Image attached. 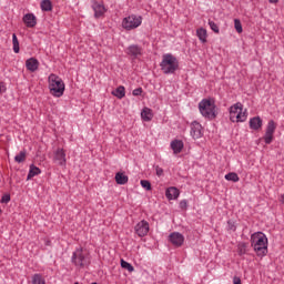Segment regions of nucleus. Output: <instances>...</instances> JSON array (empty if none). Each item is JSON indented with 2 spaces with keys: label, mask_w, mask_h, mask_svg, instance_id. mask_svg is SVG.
I'll return each instance as SVG.
<instances>
[{
  "label": "nucleus",
  "mask_w": 284,
  "mask_h": 284,
  "mask_svg": "<svg viewBox=\"0 0 284 284\" xmlns=\"http://www.w3.org/2000/svg\"><path fill=\"white\" fill-rule=\"evenodd\" d=\"M26 68L29 72H37L39 70V60L31 58L26 61Z\"/></svg>",
  "instance_id": "2eb2a0df"
},
{
  "label": "nucleus",
  "mask_w": 284,
  "mask_h": 284,
  "mask_svg": "<svg viewBox=\"0 0 284 284\" xmlns=\"http://www.w3.org/2000/svg\"><path fill=\"white\" fill-rule=\"evenodd\" d=\"M251 245L257 256L267 254V236L263 232H257L251 235Z\"/></svg>",
  "instance_id": "f257e3e1"
},
{
  "label": "nucleus",
  "mask_w": 284,
  "mask_h": 284,
  "mask_svg": "<svg viewBox=\"0 0 284 284\" xmlns=\"http://www.w3.org/2000/svg\"><path fill=\"white\" fill-rule=\"evenodd\" d=\"M23 23L27 26V28H34L37 26V17L32 13H27L23 19Z\"/></svg>",
  "instance_id": "4468645a"
},
{
  "label": "nucleus",
  "mask_w": 284,
  "mask_h": 284,
  "mask_svg": "<svg viewBox=\"0 0 284 284\" xmlns=\"http://www.w3.org/2000/svg\"><path fill=\"white\" fill-rule=\"evenodd\" d=\"M16 163H23L26 161V151H21L18 155L14 156Z\"/></svg>",
  "instance_id": "c756f323"
},
{
  "label": "nucleus",
  "mask_w": 284,
  "mask_h": 284,
  "mask_svg": "<svg viewBox=\"0 0 284 284\" xmlns=\"http://www.w3.org/2000/svg\"><path fill=\"white\" fill-rule=\"evenodd\" d=\"M41 174V169L36 166L34 164L30 165V170L27 176V181H30V179H34V176H39Z\"/></svg>",
  "instance_id": "aec40b11"
},
{
  "label": "nucleus",
  "mask_w": 284,
  "mask_h": 284,
  "mask_svg": "<svg viewBox=\"0 0 284 284\" xmlns=\"http://www.w3.org/2000/svg\"><path fill=\"white\" fill-rule=\"evenodd\" d=\"M115 182L118 183V185H125V183H128V175L122 172H118L115 174Z\"/></svg>",
  "instance_id": "4be33fe9"
},
{
  "label": "nucleus",
  "mask_w": 284,
  "mask_h": 284,
  "mask_svg": "<svg viewBox=\"0 0 284 284\" xmlns=\"http://www.w3.org/2000/svg\"><path fill=\"white\" fill-rule=\"evenodd\" d=\"M230 119L232 123H243L247 121V110L243 111V104L237 102L230 108Z\"/></svg>",
  "instance_id": "39448f33"
},
{
  "label": "nucleus",
  "mask_w": 284,
  "mask_h": 284,
  "mask_svg": "<svg viewBox=\"0 0 284 284\" xmlns=\"http://www.w3.org/2000/svg\"><path fill=\"white\" fill-rule=\"evenodd\" d=\"M209 26H210L211 30H213V32H215V34H219V32H220L219 26L216 23H214V21L209 20Z\"/></svg>",
  "instance_id": "72a5a7b5"
},
{
  "label": "nucleus",
  "mask_w": 284,
  "mask_h": 284,
  "mask_svg": "<svg viewBox=\"0 0 284 284\" xmlns=\"http://www.w3.org/2000/svg\"><path fill=\"white\" fill-rule=\"evenodd\" d=\"M32 284H45V280L41 274H34L32 277Z\"/></svg>",
  "instance_id": "c85d7f7f"
},
{
  "label": "nucleus",
  "mask_w": 284,
  "mask_h": 284,
  "mask_svg": "<svg viewBox=\"0 0 284 284\" xmlns=\"http://www.w3.org/2000/svg\"><path fill=\"white\" fill-rule=\"evenodd\" d=\"M274 132H276V123H274V120H271L267 123L266 132L264 135V141L267 145L274 141Z\"/></svg>",
  "instance_id": "6e6552de"
},
{
  "label": "nucleus",
  "mask_w": 284,
  "mask_h": 284,
  "mask_svg": "<svg viewBox=\"0 0 284 284\" xmlns=\"http://www.w3.org/2000/svg\"><path fill=\"white\" fill-rule=\"evenodd\" d=\"M49 90L52 97L57 99L63 97V92H65V83L59 75L51 73L48 78Z\"/></svg>",
  "instance_id": "f03ea898"
},
{
  "label": "nucleus",
  "mask_w": 284,
  "mask_h": 284,
  "mask_svg": "<svg viewBox=\"0 0 284 284\" xmlns=\"http://www.w3.org/2000/svg\"><path fill=\"white\" fill-rule=\"evenodd\" d=\"M169 241L174 247H181L185 243V236L179 232H173L169 235Z\"/></svg>",
  "instance_id": "9d476101"
},
{
  "label": "nucleus",
  "mask_w": 284,
  "mask_h": 284,
  "mask_svg": "<svg viewBox=\"0 0 284 284\" xmlns=\"http://www.w3.org/2000/svg\"><path fill=\"white\" fill-rule=\"evenodd\" d=\"M161 70L164 74H174L175 70H179V60L176 57L166 53L162 57Z\"/></svg>",
  "instance_id": "20e7f679"
},
{
  "label": "nucleus",
  "mask_w": 284,
  "mask_h": 284,
  "mask_svg": "<svg viewBox=\"0 0 284 284\" xmlns=\"http://www.w3.org/2000/svg\"><path fill=\"white\" fill-rule=\"evenodd\" d=\"M121 267H123L124 270H128V272H132L134 270V266L125 262V260H121Z\"/></svg>",
  "instance_id": "473e14b6"
},
{
  "label": "nucleus",
  "mask_w": 284,
  "mask_h": 284,
  "mask_svg": "<svg viewBox=\"0 0 284 284\" xmlns=\"http://www.w3.org/2000/svg\"><path fill=\"white\" fill-rule=\"evenodd\" d=\"M156 175L158 176H162L163 175V169H161V168H156Z\"/></svg>",
  "instance_id": "58836bf2"
},
{
  "label": "nucleus",
  "mask_w": 284,
  "mask_h": 284,
  "mask_svg": "<svg viewBox=\"0 0 284 284\" xmlns=\"http://www.w3.org/2000/svg\"><path fill=\"white\" fill-rule=\"evenodd\" d=\"M234 28L239 34L243 32V24L241 23V20L239 19L234 20Z\"/></svg>",
  "instance_id": "7c9ffc66"
},
{
  "label": "nucleus",
  "mask_w": 284,
  "mask_h": 284,
  "mask_svg": "<svg viewBox=\"0 0 284 284\" xmlns=\"http://www.w3.org/2000/svg\"><path fill=\"white\" fill-rule=\"evenodd\" d=\"M3 213V211L0 209V214H2Z\"/></svg>",
  "instance_id": "a19ab883"
},
{
  "label": "nucleus",
  "mask_w": 284,
  "mask_h": 284,
  "mask_svg": "<svg viewBox=\"0 0 284 284\" xmlns=\"http://www.w3.org/2000/svg\"><path fill=\"white\" fill-rule=\"evenodd\" d=\"M53 161L58 165H61L62 168H65V163H68V160L65 159V151L63 149H58L54 152Z\"/></svg>",
  "instance_id": "9b49d317"
},
{
  "label": "nucleus",
  "mask_w": 284,
  "mask_h": 284,
  "mask_svg": "<svg viewBox=\"0 0 284 284\" xmlns=\"http://www.w3.org/2000/svg\"><path fill=\"white\" fill-rule=\"evenodd\" d=\"M183 141L181 140H173L171 142V150H173V154H181V152H183Z\"/></svg>",
  "instance_id": "dca6fc26"
},
{
  "label": "nucleus",
  "mask_w": 284,
  "mask_h": 284,
  "mask_svg": "<svg viewBox=\"0 0 284 284\" xmlns=\"http://www.w3.org/2000/svg\"><path fill=\"white\" fill-rule=\"evenodd\" d=\"M191 136L193 139H201L203 136V126L199 122H193L191 124Z\"/></svg>",
  "instance_id": "f8f14e48"
},
{
  "label": "nucleus",
  "mask_w": 284,
  "mask_h": 284,
  "mask_svg": "<svg viewBox=\"0 0 284 284\" xmlns=\"http://www.w3.org/2000/svg\"><path fill=\"white\" fill-rule=\"evenodd\" d=\"M181 210H187V200H182L180 202Z\"/></svg>",
  "instance_id": "c9c22d12"
},
{
  "label": "nucleus",
  "mask_w": 284,
  "mask_h": 284,
  "mask_svg": "<svg viewBox=\"0 0 284 284\" xmlns=\"http://www.w3.org/2000/svg\"><path fill=\"white\" fill-rule=\"evenodd\" d=\"M72 263L77 265V267H85L90 263V258L88 257V252L83 248H78L73 252Z\"/></svg>",
  "instance_id": "0eeeda50"
},
{
  "label": "nucleus",
  "mask_w": 284,
  "mask_h": 284,
  "mask_svg": "<svg viewBox=\"0 0 284 284\" xmlns=\"http://www.w3.org/2000/svg\"><path fill=\"white\" fill-rule=\"evenodd\" d=\"M143 23V18L141 16L131 14L122 20V28L124 30H136Z\"/></svg>",
  "instance_id": "423d86ee"
},
{
  "label": "nucleus",
  "mask_w": 284,
  "mask_h": 284,
  "mask_svg": "<svg viewBox=\"0 0 284 284\" xmlns=\"http://www.w3.org/2000/svg\"><path fill=\"white\" fill-rule=\"evenodd\" d=\"M180 192L179 189L171 186L166 190L165 196L169 199V201H176L179 199Z\"/></svg>",
  "instance_id": "f3484780"
},
{
  "label": "nucleus",
  "mask_w": 284,
  "mask_h": 284,
  "mask_svg": "<svg viewBox=\"0 0 284 284\" xmlns=\"http://www.w3.org/2000/svg\"><path fill=\"white\" fill-rule=\"evenodd\" d=\"M134 230L138 236L140 237L148 236V233L150 232V223H148V221L145 220H142L135 225Z\"/></svg>",
  "instance_id": "1a4fd4ad"
},
{
  "label": "nucleus",
  "mask_w": 284,
  "mask_h": 284,
  "mask_svg": "<svg viewBox=\"0 0 284 284\" xmlns=\"http://www.w3.org/2000/svg\"><path fill=\"white\" fill-rule=\"evenodd\" d=\"M196 37L201 41V43H207V30L204 28H200L196 30Z\"/></svg>",
  "instance_id": "412c9836"
},
{
  "label": "nucleus",
  "mask_w": 284,
  "mask_h": 284,
  "mask_svg": "<svg viewBox=\"0 0 284 284\" xmlns=\"http://www.w3.org/2000/svg\"><path fill=\"white\" fill-rule=\"evenodd\" d=\"M250 128L251 130H261V128H263V120H261L258 116L251 119Z\"/></svg>",
  "instance_id": "6ab92c4d"
},
{
  "label": "nucleus",
  "mask_w": 284,
  "mask_h": 284,
  "mask_svg": "<svg viewBox=\"0 0 284 284\" xmlns=\"http://www.w3.org/2000/svg\"><path fill=\"white\" fill-rule=\"evenodd\" d=\"M237 252L240 256H243V254H247V243L240 242L237 245Z\"/></svg>",
  "instance_id": "bb28decb"
},
{
  "label": "nucleus",
  "mask_w": 284,
  "mask_h": 284,
  "mask_svg": "<svg viewBox=\"0 0 284 284\" xmlns=\"http://www.w3.org/2000/svg\"><path fill=\"white\" fill-rule=\"evenodd\" d=\"M1 203H10V194H4L1 199Z\"/></svg>",
  "instance_id": "e433bc0d"
},
{
  "label": "nucleus",
  "mask_w": 284,
  "mask_h": 284,
  "mask_svg": "<svg viewBox=\"0 0 284 284\" xmlns=\"http://www.w3.org/2000/svg\"><path fill=\"white\" fill-rule=\"evenodd\" d=\"M113 97H116V99H123L125 97V87L120 85L114 91H112Z\"/></svg>",
  "instance_id": "b1692460"
},
{
  "label": "nucleus",
  "mask_w": 284,
  "mask_h": 284,
  "mask_svg": "<svg viewBox=\"0 0 284 284\" xmlns=\"http://www.w3.org/2000/svg\"><path fill=\"white\" fill-rule=\"evenodd\" d=\"M141 116L143 121H150L154 116V114L152 113V109L144 108L141 112Z\"/></svg>",
  "instance_id": "5701e85b"
},
{
  "label": "nucleus",
  "mask_w": 284,
  "mask_h": 284,
  "mask_svg": "<svg viewBox=\"0 0 284 284\" xmlns=\"http://www.w3.org/2000/svg\"><path fill=\"white\" fill-rule=\"evenodd\" d=\"M12 43H13V52L16 53V54H19V39L17 38V34L16 33H13L12 34Z\"/></svg>",
  "instance_id": "cd10ccee"
},
{
  "label": "nucleus",
  "mask_w": 284,
  "mask_h": 284,
  "mask_svg": "<svg viewBox=\"0 0 284 284\" xmlns=\"http://www.w3.org/2000/svg\"><path fill=\"white\" fill-rule=\"evenodd\" d=\"M140 184L148 192H150V190H152V184L148 180H141Z\"/></svg>",
  "instance_id": "2f4dec72"
},
{
  "label": "nucleus",
  "mask_w": 284,
  "mask_h": 284,
  "mask_svg": "<svg viewBox=\"0 0 284 284\" xmlns=\"http://www.w3.org/2000/svg\"><path fill=\"white\" fill-rule=\"evenodd\" d=\"M199 111L204 119H209L210 121L214 120L217 114L216 104L213 99H203L200 101Z\"/></svg>",
  "instance_id": "7ed1b4c3"
},
{
  "label": "nucleus",
  "mask_w": 284,
  "mask_h": 284,
  "mask_svg": "<svg viewBox=\"0 0 284 284\" xmlns=\"http://www.w3.org/2000/svg\"><path fill=\"white\" fill-rule=\"evenodd\" d=\"M278 0H268V3H276Z\"/></svg>",
  "instance_id": "ea45409f"
},
{
  "label": "nucleus",
  "mask_w": 284,
  "mask_h": 284,
  "mask_svg": "<svg viewBox=\"0 0 284 284\" xmlns=\"http://www.w3.org/2000/svg\"><path fill=\"white\" fill-rule=\"evenodd\" d=\"M7 88H6V83L0 82V94H4Z\"/></svg>",
  "instance_id": "4c0bfd02"
},
{
  "label": "nucleus",
  "mask_w": 284,
  "mask_h": 284,
  "mask_svg": "<svg viewBox=\"0 0 284 284\" xmlns=\"http://www.w3.org/2000/svg\"><path fill=\"white\" fill-rule=\"evenodd\" d=\"M92 10L94 12L95 19H99L100 17H103L106 12V9L103 4L99 2H93Z\"/></svg>",
  "instance_id": "ddd939ff"
},
{
  "label": "nucleus",
  "mask_w": 284,
  "mask_h": 284,
  "mask_svg": "<svg viewBox=\"0 0 284 284\" xmlns=\"http://www.w3.org/2000/svg\"><path fill=\"white\" fill-rule=\"evenodd\" d=\"M224 179L226 181H232L233 183H239V181H240L239 174H236L235 172H231V173L226 174L224 176Z\"/></svg>",
  "instance_id": "a878e982"
},
{
  "label": "nucleus",
  "mask_w": 284,
  "mask_h": 284,
  "mask_svg": "<svg viewBox=\"0 0 284 284\" xmlns=\"http://www.w3.org/2000/svg\"><path fill=\"white\" fill-rule=\"evenodd\" d=\"M40 8L43 12L52 11V1L50 0H42L40 3Z\"/></svg>",
  "instance_id": "393cba45"
},
{
  "label": "nucleus",
  "mask_w": 284,
  "mask_h": 284,
  "mask_svg": "<svg viewBox=\"0 0 284 284\" xmlns=\"http://www.w3.org/2000/svg\"><path fill=\"white\" fill-rule=\"evenodd\" d=\"M126 54H129L130 57H141L142 54V50L139 45L136 44H132L126 49Z\"/></svg>",
  "instance_id": "a211bd4d"
},
{
  "label": "nucleus",
  "mask_w": 284,
  "mask_h": 284,
  "mask_svg": "<svg viewBox=\"0 0 284 284\" xmlns=\"http://www.w3.org/2000/svg\"><path fill=\"white\" fill-rule=\"evenodd\" d=\"M142 93H143L142 88H138L133 90V97H141Z\"/></svg>",
  "instance_id": "f704fd0d"
}]
</instances>
